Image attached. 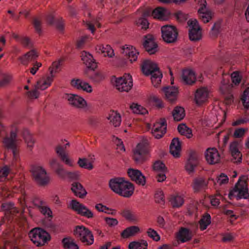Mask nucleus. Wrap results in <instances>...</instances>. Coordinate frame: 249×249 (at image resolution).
Listing matches in <instances>:
<instances>
[{
    "instance_id": "1",
    "label": "nucleus",
    "mask_w": 249,
    "mask_h": 249,
    "mask_svg": "<svg viewBox=\"0 0 249 249\" xmlns=\"http://www.w3.org/2000/svg\"><path fill=\"white\" fill-rule=\"evenodd\" d=\"M247 176H242L239 178L233 189L229 194L230 199L236 198L239 199H248L249 198L248 188L247 185Z\"/></svg>"
},
{
    "instance_id": "2",
    "label": "nucleus",
    "mask_w": 249,
    "mask_h": 249,
    "mask_svg": "<svg viewBox=\"0 0 249 249\" xmlns=\"http://www.w3.org/2000/svg\"><path fill=\"white\" fill-rule=\"evenodd\" d=\"M148 145V141L145 140L138 143L133 148V159L137 163H142L151 157Z\"/></svg>"
},
{
    "instance_id": "3",
    "label": "nucleus",
    "mask_w": 249,
    "mask_h": 249,
    "mask_svg": "<svg viewBox=\"0 0 249 249\" xmlns=\"http://www.w3.org/2000/svg\"><path fill=\"white\" fill-rule=\"evenodd\" d=\"M29 236L32 242L36 246H44L50 240L49 234L40 228H34L29 233Z\"/></svg>"
},
{
    "instance_id": "4",
    "label": "nucleus",
    "mask_w": 249,
    "mask_h": 249,
    "mask_svg": "<svg viewBox=\"0 0 249 249\" xmlns=\"http://www.w3.org/2000/svg\"><path fill=\"white\" fill-rule=\"evenodd\" d=\"M226 119L225 111L217 106L212 110L209 121L212 127L217 128L223 124Z\"/></svg>"
},
{
    "instance_id": "5",
    "label": "nucleus",
    "mask_w": 249,
    "mask_h": 249,
    "mask_svg": "<svg viewBox=\"0 0 249 249\" xmlns=\"http://www.w3.org/2000/svg\"><path fill=\"white\" fill-rule=\"evenodd\" d=\"M69 208L78 215L88 219H92L94 217V213L90 209L76 200L70 201Z\"/></svg>"
},
{
    "instance_id": "6",
    "label": "nucleus",
    "mask_w": 249,
    "mask_h": 249,
    "mask_svg": "<svg viewBox=\"0 0 249 249\" xmlns=\"http://www.w3.org/2000/svg\"><path fill=\"white\" fill-rule=\"evenodd\" d=\"M74 234L82 242L86 245L93 244L94 239L91 231L86 227L81 225L77 226L74 230Z\"/></svg>"
},
{
    "instance_id": "7",
    "label": "nucleus",
    "mask_w": 249,
    "mask_h": 249,
    "mask_svg": "<svg viewBox=\"0 0 249 249\" xmlns=\"http://www.w3.org/2000/svg\"><path fill=\"white\" fill-rule=\"evenodd\" d=\"M114 84L120 91L128 92L133 86L132 77L130 74L125 73L121 77L115 78Z\"/></svg>"
},
{
    "instance_id": "8",
    "label": "nucleus",
    "mask_w": 249,
    "mask_h": 249,
    "mask_svg": "<svg viewBox=\"0 0 249 249\" xmlns=\"http://www.w3.org/2000/svg\"><path fill=\"white\" fill-rule=\"evenodd\" d=\"M161 37L167 43L175 42L178 38V32L176 27L172 25H165L161 27Z\"/></svg>"
},
{
    "instance_id": "9",
    "label": "nucleus",
    "mask_w": 249,
    "mask_h": 249,
    "mask_svg": "<svg viewBox=\"0 0 249 249\" xmlns=\"http://www.w3.org/2000/svg\"><path fill=\"white\" fill-rule=\"evenodd\" d=\"M31 171L36 180L40 185L47 184L50 181L46 170L40 165H35L32 167Z\"/></svg>"
},
{
    "instance_id": "10",
    "label": "nucleus",
    "mask_w": 249,
    "mask_h": 249,
    "mask_svg": "<svg viewBox=\"0 0 249 249\" xmlns=\"http://www.w3.org/2000/svg\"><path fill=\"white\" fill-rule=\"evenodd\" d=\"M189 36L192 41H198L202 37L201 28L196 19H190L188 21Z\"/></svg>"
},
{
    "instance_id": "11",
    "label": "nucleus",
    "mask_w": 249,
    "mask_h": 249,
    "mask_svg": "<svg viewBox=\"0 0 249 249\" xmlns=\"http://www.w3.org/2000/svg\"><path fill=\"white\" fill-rule=\"evenodd\" d=\"M71 86L74 89L83 92L90 94L93 89L88 82L81 78H73L70 82Z\"/></svg>"
},
{
    "instance_id": "12",
    "label": "nucleus",
    "mask_w": 249,
    "mask_h": 249,
    "mask_svg": "<svg viewBox=\"0 0 249 249\" xmlns=\"http://www.w3.org/2000/svg\"><path fill=\"white\" fill-rule=\"evenodd\" d=\"M152 169L156 174V178L159 182H162L166 179V173L168 170L163 161L157 160L154 162Z\"/></svg>"
},
{
    "instance_id": "13",
    "label": "nucleus",
    "mask_w": 249,
    "mask_h": 249,
    "mask_svg": "<svg viewBox=\"0 0 249 249\" xmlns=\"http://www.w3.org/2000/svg\"><path fill=\"white\" fill-rule=\"evenodd\" d=\"M210 92L209 89L206 87H201L196 90L194 94V102L198 107L207 102Z\"/></svg>"
},
{
    "instance_id": "14",
    "label": "nucleus",
    "mask_w": 249,
    "mask_h": 249,
    "mask_svg": "<svg viewBox=\"0 0 249 249\" xmlns=\"http://www.w3.org/2000/svg\"><path fill=\"white\" fill-rule=\"evenodd\" d=\"M66 98L71 105L76 108L82 109L88 107L86 100L79 94H67Z\"/></svg>"
},
{
    "instance_id": "15",
    "label": "nucleus",
    "mask_w": 249,
    "mask_h": 249,
    "mask_svg": "<svg viewBox=\"0 0 249 249\" xmlns=\"http://www.w3.org/2000/svg\"><path fill=\"white\" fill-rule=\"evenodd\" d=\"M205 160L208 164L214 165L221 161V156L215 148H209L204 153Z\"/></svg>"
},
{
    "instance_id": "16",
    "label": "nucleus",
    "mask_w": 249,
    "mask_h": 249,
    "mask_svg": "<svg viewBox=\"0 0 249 249\" xmlns=\"http://www.w3.org/2000/svg\"><path fill=\"white\" fill-rule=\"evenodd\" d=\"M122 49L123 54L127 58L130 63L132 64L137 60L139 52L135 47L130 45H125Z\"/></svg>"
},
{
    "instance_id": "17",
    "label": "nucleus",
    "mask_w": 249,
    "mask_h": 249,
    "mask_svg": "<svg viewBox=\"0 0 249 249\" xmlns=\"http://www.w3.org/2000/svg\"><path fill=\"white\" fill-rule=\"evenodd\" d=\"M127 174L129 177L138 185L142 186L145 185L146 178L141 171L136 169L129 168L127 170Z\"/></svg>"
},
{
    "instance_id": "18",
    "label": "nucleus",
    "mask_w": 249,
    "mask_h": 249,
    "mask_svg": "<svg viewBox=\"0 0 249 249\" xmlns=\"http://www.w3.org/2000/svg\"><path fill=\"white\" fill-rule=\"evenodd\" d=\"M81 57L83 63L88 69L95 71L98 68L97 62H96L93 55L89 52H82Z\"/></svg>"
},
{
    "instance_id": "19",
    "label": "nucleus",
    "mask_w": 249,
    "mask_h": 249,
    "mask_svg": "<svg viewBox=\"0 0 249 249\" xmlns=\"http://www.w3.org/2000/svg\"><path fill=\"white\" fill-rule=\"evenodd\" d=\"M17 130L16 129L11 132L9 137H6L3 141L4 146L8 148L11 149L14 155L15 154L16 148L19 143L17 139Z\"/></svg>"
},
{
    "instance_id": "20",
    "label": "nucleus",
    "mask_w": 249,
    "mask_h": 249,
    "mask_svg": "<svg viewBox=\"0 0 249 249\" xmlns=\"http://www.w3.org/2000/svg\"><path fill=\"white\" fill-rule=\"evenodd\" d=\"M165 98L171 103L177 100L178 94V88L176 86L166 87L162 89Z\"/></svg>"
},
{
    "instance_id": "21",
    "label": "nucleus",
    "mask_w": 249,
    "mask_h": 249,
    "mask_svg": "<svg viewBox=\"0 0 249 249\" xmlns=\"http://www.w3.org/2000/svg\"><path fill=\"white\" fill-rule=\"evenodd\" d=\"M241 146V143L237 141H234L230 144V152L232 157V160L234 162H240L242 161V155L240 151Z\"/></svg>"
},
{
    "instance_id": "22",
    "label": "nucleus",
    "mask_w": 249,
    "mask_h": 249,
    "mask_svg": "<svg viewBox=\"0 0 249 249\" xmlns=\"http://www.w3.org/2000/svg\"><path fill=\"white\" fill-rule=\"evenodd\" d=\"M160 70L157 63L151 60H144L142 65V71L146 76H149Z\"/></svg>"
},
{
    "instance_id": "23",
    "label": "nucleus",
    "mask_w": 249,
    "mask_h": 249,
    "mask_svg": "<svg viewBox=\"0 0 249 249\" xmlns=\"http://www.w3.org/2000/svg\"><path fill=\"white\" fill-rule=\"evenodd\" d=\"M196 75L195 72L190 69L182 71L180 76L181 82L187 85H192L196 81Z\"/></svg>"
},
{
    "instance_id": "24",
    "label": "nucleus",
    "mask_w": 249,
    "mask_h": 249,
    "mask_svg": "<svg viewBox=\"0 0 249 249\" xmlns=\"http://www.w3.org/2000/svg\"><path fill=\"white\" fill-rule=\"evenodd\" d=\"M166 124L164 121L156 122L153 126L151 133L156 139L161 138L165 133Z\"/></svg>"
},
{
    "instance_id": "25",
    "label": "nucleus",
    "mask_w": 249,
    "mask_h": 249,
    "mask_svg": "<svg viewBox=\"0 0 249 249\" xmlns=\"http://www.w3.org/2000/svg\"><path fill=\"white\" fill-rule=\"evenodd\" d=\"M94 51L99 54H103L105 56L112 58L115 56L114 50L109 45L98 43L95 45Z\"/></svg>"
},
{
    "instance_id": "26",
    "label": "nucleus",
    "mask_w": 249,
    "mask_h": 249,
    "mask_svg": "<svg viewBox=\"0 0 249 249\" xmlns=\"http://www.w3.org/2000/svg\"><path fill=\"white\" fill-rule=\"evenodd\" d=\"M143 46L146 51L150 54H154L157 52L158 45L152 35H148L145 36Z\"/></svg>"
},
{
    "instance_id": "27",
    "label": "nucleus",
    "mask_w": 249,
    "mask_h": 249,
    "mask_svg": "<svg viewBox=\"0 0 249 249\" xmlns=\"http://www.w3.org/2000/svg\"><path fill=\"white\" fill-rule=\"evenodd\" d=\"M53 80V71H51V75H45L41 77L36 82V88L40 90H44L51 86Z\"/></svg>"
},
{
    "instance_id": "28",
    "label": "nucleus",
    "mask_w": 249,
    "mask_h": 249,
    "mask_svg": "<svg viewBox=\"0 0 249 249\" xmlns=\"http://www.w3.org/2000/svg\"><path fill=\"white\" fill-rule=\"evenodd\" d=\"M126 181L123 178H112L109 182V186L113 192L118 194Z\"/></svg>"
},
{
    "instance_id": "29",
    "label": "nucleus",
    "mask_w": 249,
    "mask_h": 249,
    "mask_svg": "<svg viewBox=\"0 0 249 249\" xmlns=\"http://www.w3.org/2000/svg\"><path fill=\"white\" fill-rule=\"evenodd\" d=\"M107 119L109 121V124L115 127L119 126L121 124V115L116 111H110L107 117Z\"/></svg>"
},
{
    "instance_id": "30",
    "label": "nucleus",
    "mask_w": 249,
    "mask_h": 249,
    "mask_svg": "<svg viewBox=\"0 0 249 249\" xmlns=\"http://www.w3.org/2000/svg\"><path fill=\"white\" fill-rule=\"evenodd\" d=\"M170 15V11L167 9L162 7H158L155 9L153 11L152 13V16L154 18L162 20H167Z\"/></svg>"
},
{
    "instance_id": "31",
    "label": "nucleus",
    "mask_w": 249,
    "mask_h": 249,
    "mask_svg": "<svg viewBox=\"0 0 249 249\" xmlns=\"http://www.w3.org/2000/svg\"><path fill=\"white\" fill-rule=\"evenodd\" d=\"M170 152L175 158H178L180 157L181 144L178 138H175L172 140L170 146Z\"/></svg>"
},
{
    "instance_id": "32",
    "label": "nucleus",
    "mask_w": 249,
    "mask_h": 249,
    "mask_svg": "<svg viewBox=\"0 0 249 249\" xmlns=\"http://www.w3.org/2000/svg\"><path fill=\"white\" fill-rule=\"evenodd\" d=\"M38 52L36 50H32L19 57L18 59L23 65H27L29 61L37 58Z\"/></svg>"
},
{
    "instance_id": "33",
    "label": "nucleus",
    "mask_w": 249,
    "mask_h": 249,
    "mask_svg": "<svg viewBox=\"0 0 249 249\" xmlns=\"http://www.w3.org/2000/svg\"><path fill=\"white\" fill-rule=\"evenodd\" d=\"M231 87V85L224 80L222 81L220 88V89L222 93L225 94L226 93H228L225 96L226 103L227 104H230L233 101V95L231 93H229Z\"/></svg>"
},
{
    "instance_id": "34",
    "label": "nucleus",
    "mask_w": 249,
    "mask_h": 249,
    "mask_svg": "<svg viewBox=\"0 0 249 249\" xmlns=\"http://www.w3.org/2000/svg\"><path fill=\"white\" fill-rule=\"evenodd\" d=\"M209 180H206L203 177L195 178L193 182L192 187L195 191H199L201 189L207 188Z\"/></svg>"
},
{
    "instance_id": "35",
    "label": "nucleus",
    "mask_w": 249,
    "mask_h": 249,
    "mask_svg": "<svg viewBox=\"0 0 249 249\" xmlns=\"http://www.w3.org/2000/svg\"><path fill=\"white\" fill-rule=\"evenodd\" d=\"M118 195L125 197H129L134 193V187L130 182L126 181L121 189Z\"/></svg>"
},
{
    "instance_id": "36",
    "label": "nucleus",
    "mask_w": 249,
    "mask_h": 249,
    "mask_svg": "<svg viewBox=\"0 0 249 249\" xmlns=\"http://www.w3.org/2000/svg\"><path fill=\"white\" fill-rule=\"evenodd\" d=\"M55 151L60 157L61 160L66 164L72 167L73 165V160L66 153L63 148L61 146H58L55 148Z\"/></svg>"
},
{
    "instance_id": "37",
    "label": "nucleus",
    "mask_w": 249,
    "mask_h": 249,
    "mask_svg": "<svg viewBox=\"0 0 249 249\" xmlns=\"http://www.w3.org/2000/svg\"><path fill=\"white\" fill-rule=\"evenodd\" d=\"M71 189L74 195L81 198H83L87 194V192L81 184L74 182L71 185Z\"/></svg>"
},
{
    "instance_id": "38",
    "label": "nucleus",
    "mask_w": 249,
    "mask_h": 249,
    "mask_svg": "<svg viewBox=\"0 0 249 249\" xmlns=\"http://www.w3.org/2000/svg\"><path fill=\"white\" fill-rule=\"evenodd\" d=\"M169 202L173 207L179 208L184 202V196L183 195L179 194L171 195L169 198Z\"/></svg>"
},
{
    "instance_id": "39",
    "label": "nucleus",
    "mask_w": 249,
    "mask_h": 249,
    "mask_svg": "<svg viewBox=\"0 0 249 249\" xmlns=\"http://www.w3.org/2000/svg\"><path fill=\"white\" fill-rule=\"evenodd\" d=\"M198 13L200 18L204 23L208 22L212 18V14L210 11L208 10L206 6L200 7L198 10Z\"/></svg>"
},
{
    "instance_id": "40",
    "label": "nucleus",
    "mask_w": 249,
    "mask_h": 249,
    "mask_svg": "<svg viewBox=\"0 0 249 249\" xmlns=\"http://www.w3.org/2000/svg\"><path fill=\"white\" fill-rule=\"evenodd\" d=\"M140 232V229L138 226H133L124 230L122 232L121 235L123 238H128L135 236Z\"/></svg>"
},
{
    "instance_id": "41",
    "label": "nucleus",
    "mask_w": 249,
    "mask_h": 249,
    "mask_svg": "<svg viewBox=\"0 0 249 249\" xmlns=\"http://www.w3.org/2000/svg\"><path fill=\"white\" fill-rule=\"evenodd\" d=\"M150 76L152 85L156 88L159 87L161 84L162 78V74L161 71L159 70L150 75Z\"/></svg>"
},
{
    "instance_id": "42",
    "label": "nucleus",
    "mask_w": 249,
    "mask_h": 249,
    "mask_svg": "<svg viewBox=\"0 0 249 249\" xmlns=\"http://www.w3.org/2000/svg\"><path fill=\"white\" fill-rule=\"evenodd\" d=\"M95 208L99 212H102L113 215L116 214V211L115 209L109 208L102 203L96 204L95 205Z\"/></svg>"
},
{
    "instance_id": "43",
    "label": "nucleus",
    "mask_w": 249,
    "mask_h": 249,
    "mask_svg": "<svg viewBox=\"0 0 249 249\" xmlns=\"http://www.w3.org/2000/svg\"><path fill=\"white\" fill-rule=\"evenodd\" d=\"M148 243L145 240L132 241L128 246V249H147Z\"/></svg>"
},
{
    "instance_id": "44",
    "label": "nucleus",
    "mask_w": 249,
    "mask_h": 249,
    "mask_svg": "<svg viewBox=\"0 0 249 249\" xmlns=\"http://www.w3.org/2000/svg\"><path fill=\"white\" fill-rule=\"evenodd\" d=\"M191 237V234L187 229H181L178 234V238L181 242H187L190 240Z\"/></svg>"
},
{
    "instance_id": "45",
    "label": "nucleus",
    "mask_w": 249,
    "mask_h": 249,
    "mask_svg": "<svg viewBox=\"0 0 249 249\" xmlns=\"http://www.w3.org/2000/svg\"><path fill=\"white\" fill-rule=\"evenodd\" d=\"M174 119L176 121H180L182 120L185 116L184 109L181 107H176L172 112Z\"/></svg>"
},
{
    "instance_id": "46",
    "label": "nucleus",
    "mask_w": 249,
    "mask_h": 249,
    "mask_svg": "<svg viewBox=\"0 0 249 249\" xmlns=\"http://www.w3.org/2000/svg\"><path fill=\"white\" fill-rule=\"evenodd\" d=\"M89 80L95 83H99L103 81L106 77L105 74L101 71H94L89 77Z\"/></svg>"
},
{
    "instance_id": "47",
    "label": "nucleus",
    "mask_w": 249,
    "mask_h": 249,
    "mask_svg": "<svg viewBox=\"0 0 249 249\" xmlns=\"http://www.w3.org/2000/svg\"><path fill=\"white\" fill-rule=\"evenodd\" d=\"M199 227L201 231L206 230L211 223V217L209 213H205L199 221Z\"/></svg>"
},
{
    "instance_id": "48",
    "label": "nucleus",
    "mask_w": 249,
    "mask_h": 249,
    "mask_svg": "<svg viewBox=\"0 0 249 249\" xmlns=\"http://www.w3.org/2000/svg\"><path fill=\"white\" fill-rule=\"evenodd\" d=\"M130 109L134 113L138 114H145L148 112L145 107L137 103H132Z\"/></svg>"
},
{
    "instance_id": "49",
    "label": "nucleus",
    "mask_w": 249,
    "mask_h": 249,
    "mask_svg": "<svg viewBox=\"0 0 249 249\" xmlns=\"http://www.w3.org/2000/svg\"><path fill=\"white\" fill-rule=\"evenodd\" d=\"M178 130L180 134L185 136L188 138H190L192 136L191 129L184 124H181L178 125Z\"/></svg>"
},
{
    "instance_id": "50",
    "label": "nucleus",
    "mask_w": 249,
    "mask_h": 249,
    "mask_svg": "<svg viewBox=\"0 0 249 249\" xmlns=\"http://www.w3.org/2000/svg\"><path fill=\"white\" fill-rule=\"evenodd\" d=\"M77 163L79 166L82 168L88 170H91L93 168L92 161L87 159H79Z\"/></svg>"
},
{
    "instance_id": "51",
    "label": "nucleus",
    "mask_w": 249,
    "mask_h": 249,
    "mask_svg": "<svg viewBox=\"0 0 249 249\" xmlns=\"http://www.w3.org/2000/svg\"><path fill=\"white\" fill-rule=\"evenodd\" d=\"M23 139L28 148L32 149L34 147L35 144V140H34L32 135L28 132H26L23 134Z\"/></svg>"
},
{
    "instance_id": "52",
    "label": "nucleus",
    "mask_w": 249,
    "mask_h": 249,
    "mask_svg": "<svg viewBox=\"0 0 249 249\" xmlns=\"http://www.w3.org/2000/svg\"><path fill=\"white\" fill-rule=\"evenodd\" d=\"M241 100L244 107L246 108H249V88H247L244 91Z\"/></svg>"
},
{
    "instance_id": "53",
    "label": "nucleus",
    "mask_w": 249,
    "mask_h": 249,
    "mask_svg": "<svg viewBox=\"0 0 249 249\" xmlns=\"http://www.w3.org/2000/svg\"><path fill=\"white\" fill-rule=\"evenodd\" d=\"M63 243L65 249H79V247L72 240L69 238H64Z\"/></svg>"
},
{
    "instance_id": "54",
    "label": "nucleus",
    "mask_w": 249,
    "mask_h": 249,
    "mask_svg": "<svg viewBox=\"0 0 249 249\" xmlns=\"http://www.w3.org/2000/svg\"><path fill=\"white\" fill-rule=\"evenodd\" d=\"M121 214L124 217L130 221L135 222L137 220V216L129 210H123Z\"/></svg>"
},
{
    "instance_id": "55",
    "label": "nucleus",
    "mask_w": 249,
    "mask_h": 249,
    "mask_svg": "<svg viewBox=\"0 0 249 249\" xmlns=\"http://www.w3.org/2000/svg\"><path fill=\"white\" fill-rule=\"evenodd\" d=\"M113 142L116 146V149L119 153H123L125 152V147L121 139L117 137H114Z\"/></svg>"
},
{
    "instance_id": "56",
    "label": "nucleus",
    "mask_w": 249,
    "mask_h": 249,
    "mask_svg": "<svg viewBox=\"0 0 249 249\" xmlns=\"http://www.w3.org/2000/svg\"><path fill=\"white\" fill-rule=\"evenodd\" d=\"M229 180L228 176L224 173H221L216 178L217 183L219 185L227 184L229 182Z\"/></svg>"
},
{
    "instance_id": "57",
    "label": "nucleus",
    "mask_w": 249,
    "mask_h": 249,
    "mask_svg": "<svg viewBox=\"0 0 249 249\" xmlns=\"http://www.w3.org/2000/svg\"><path fill=\"white\" fill-rule=\"evenodd\" d=\"M248 131V128H237L235 129L233 134V136L235 138H243Z\"/></svg>"
},
{
    "instance_id": "58",
    "label": "nucleus",
    "mask_w": 249,
    "mask_h": 249,
    "mask_svg": "<svg viewBox=\"0 0 249 249\" xmlns=\"http://www.w3.org/2000/svg\"><path fill=\"white\" fill-rule=\"evenodd\" d=\"M55 172L60 178L65 179L67 177L68 172L64 170L62 165H59L55 169Z\"/></svg>"
},
{
    "instance_id": "59",
    "label": "nucleus",
    "mask_w": 249,
    "mask_h": 249,
    "mask_svg": "<svg viewBox=\"0 0 249 249\" xmlns=\"http://www.w3.org/2000/svg\"><path fill=\"white\" fill-rule=\"evenodd\" d=\"M104 220L106 225L111 228L115 227L117 226L119 223L118 220L114 218L105 217Z\"/></svg>"
},
{
    "instance_id": "60",
    "label": "nucleus",
    "mask_w": 249,
    "mask_h": 249,
    "mask_svg": "<svg viewBox=\"0 0 249 249\" xmlns=\"http://www.w3.org/2000/svg\"><path fill=\"white\" fill-rule=\"evenodd\" d=\"M155 201L160 204H163L164 203V196L163 192L161 190H157L155 194Z\"/></svg>"
},
{
    "instance_id": "61",
    "label": "nucleus",
    "mask_w": 249,
    "mask_h": 249,
    "mask_svg": "<svg viewBox=\"0 0 249 249\" xmlns=\"http://www.w3.org/2000/svg\"><path fill=\"white\" fill-rule=\"evenodd\" d=\"M148 236L153 240L158 241L160 240V236L157 232L153 229L149 228L147 231Z\"/></svg>"
},
{
    "instance_id": "62",
    "label": "nucleus",
    "mask_w": 249,
    "mask_h": 249,
    "mask_svg": "<svg viewBox=\"0 0 249 249\" xmlns=\"http://www.w3.org/2000/svg\"><path fill=\"white\" fill-rule=\"evenodd\" d=\"M19 43L24 47L25 48H30L31 47L33 43L31 39L27 36H23L21 37V39H20Z\"/></svg>"
},
{
    "instance_id": "63",
    "label": "nucleus",
    "mask_w": 249,
    "mask_h": 249,
    "mask_svg": "<svg viewBox=\"0 0 249 249\" xmlns=\"http://www.w3.org/2000/svg\"><path fill=\"white\" fill-rule=\"evenodd\" d=\"M231 78L232 83L234 85H237L241 82V76L238 71H234L231 73Z\"/></svg>"
},
{
    "instance_id": "64",
    "label": "nucleus",
    "mask_w": 249,
    "mask_h": 249,
    "mask_svg": "<svg viewBox=\"0 0 249 249\" xmlns=\"http://www.w3.org/2000/svg\"><path fill=\"white\" fill-rule=\"evenodd\" d=\"M136 24L141 28L144 29H146L149 27V23L147 20L143 18H139L136 21Z\"/></svg>"
}]
</instances>
